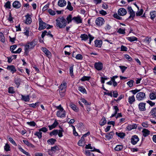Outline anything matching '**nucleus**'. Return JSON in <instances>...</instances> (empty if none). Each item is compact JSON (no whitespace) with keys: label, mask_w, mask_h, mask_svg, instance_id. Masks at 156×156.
Wrapping results in <instances>:
<instances>
[{"label":"nucleus","mask_w":156,"mask_h":156,"mask_svg":"<svg viewBox=\"0 0 156 156\" xmlns=\"http://www.w3.org/2000/svg\"><path fill=\"white\" fill-rule=\"evenodd\" d=\"M56 25L60 28H65L67 24V21L63 17H59L56 20Z\"/></svg>","instance_id":"obj_1"},{"label":"nucleus","mask_w":156,"mask_h":156,"mask_svg":"<svg viewBox=\"0 0 156 156\" xmlns=\"http://www.w3.org/2000/svg\"><path fill=\"white\" fill-rule=\"evenodd\" d=\"M127 13L126 10L123 8H120L118 11V14L115 13L113 15V17L117 19L121 20L122 17L120 16H123L125 15Z\"/></svg>","instance_id":"obj_2"},{"label":"nucleus","mask_w":156,"mask_h":156,"mask_svg":"<svg viewBox=\"0 0 156 156\" xmlns=\"http://www.w3.org/2000/svg\"><path fill=\"white\" fill-rule=\"evenodd\" d=\"M39 24L38 30H41L45 28H47V29H49L53 27L52 26L44 22L41 18L39 19Z\"/></svg>","instance_id":"obj_3"},{"label":"nucleus","mask_w":156,"mask_h":156,"mask_svg":"<svg viewBox=\"0 0 156 156\" xmlns=\"http://www.w3.org/2000/svg\"><path fill=\"white\" fill-rule=\"evenodd\" d=\"M36 44V42L34 40L31 42L27 43L24 46L25 53L27 54L29 50L33 49Z\"/></svg>","instance_id":"obj_4"},{"label":"nucleus","mask_w":156,"mask_h":156,"mask_svg":"<svg viewBox=\"0 0 156 156\" xmlns=\"http://www.w3.org/2000/svg\"><path fill=\"white\" fill-rule=\"evenodd\" d=\"M59 111L57 112L56 115L58 117L62 118L65 116L66 111L64 110L63 108L59 109Z\"/></svg>","instance_id":"obj_5"},{"label":"nucleus","mask_w":156,"mask_h":156,"mask_svg":"<svg viewBox=\"0 0 156 156\" xmlns=\"http://www.w3.org/2000/svg\"><path fill=\"white\" fill-rule=\"evenodd\" d=\"M136 98L138 101L142 100L146 98L145 94L143 92H139L136 94Z\"/></svg>","instance_id":"obj_6"},{"label":"nucleus","mask_w":156,"mask_h":156,"mask_svg":"<svg viewBox=\"0 0 156 156\" xmlns=\"http://www.w3.org/2000/svg\"><path fill=\"white\" fill-rule=\"evenodd\" d=\"M104 22V19L101 17H98L95 20L96 24L98 26H101L102 25Z\"/></svg>","instance_id":"obj_7"},{"label":"nucleus","mask_w":156,"mask_h":156,"mask_svg":"<svg viewBox=\"0 0 156 156\" xmlns=\"http://www.w3.org/2000/svg\"><path fill=\"white\" fill-rule=\"evenodd\" d=\"M139 138L137 136L134 135L131 138V143L133 145H135L139 141Z\"/></svg>","instance_id":"obj_8"},{"label":"nucleus","mask_w":156,"mask_h":156,"mask_svg":"<svg viewBox=\"0 0 156 156\" xmlns=\"http://www.w3.org/2000/svg\"><path fill=\"white\" fill-rule=\"evenodd\" d=\"M146 103L141 102L138 105L139 110L141 111H144L146 110Z\"/></svg>","instance_id":"obj_9"},{"label":"nucleus","mask_w":156,"mask_h":156,"mask_svg":"<svg viewBox=\"0 0 156 156\" xmlns=\"http://www.w3.org/2000/svg\"><path fill=\"white\" fill-rule=\"evenodd\" d=\"M49 36L51 37H53V35L51 34V32L50 31H49L48 32H47L46 30H44L42 32L41 37L42 38H43L45 35Z\"/></svg>","instance_id":"obj_10"},{"label":"nucleus","mask_w":156,"mask_h":156,"mask_svg":"<svg viewBox=\"0 0 156 156\" xmlns=\"http://www.w3.org/2000/svg\"><path fill=\"white\" fill-rule=\"evenodd\" d=\"M42 50L48 58L51 57V53L48 49L45 48H42Z\"/></svg>","instance_id":"obj_11"},{"label":"nucleus","mask_w":156,"mask_h":156,"mask_svg":"<svg viewBox=\"0 0 156 156\" xmlns=\"http://www.w3.org/2000/svg\"><path fill=\"white\" fill-rule=\"evenodd\" d=\"M114 135V133L113 131H112L108 133H106L105 137L107 139L109 140L113 138Z\"/></svg>","instance_id":"obj_12"},{"label":"nucleus","mask_w":156,"mask_h":156,"mask_svg":"<svg viewBox=\"0 0 156 156\" xmlns=\"http://www.w3.org/2000/svg\"><path fill=\"white\" fill-rule=\"evenodd\" d=\"M73 20L77 24L81 23L82 22V19L79 16L73 17Z\"/></svg>","instance_id":"obj_13"},{"label":"nucleus","mask_w":156,"mask_h":156,"mask_svg":"<svg viewBox=\"0 0 156 156\" xmlns=\"http://www.w3.org/2000/svg\"><path fill=\"white\" fill-rule=\"evenodd\" d=\"M94 43L95 46L96 47L100 48L102 45V41L101 40H96L94 41Z\"/></svg>","instance_id":"obj_14"},{"label":"nucleus","mask_w":156,"mask_h":156,"mask_svg":"<svg viewBox=\"0 0 156 156\" xmlns=\"http://www.w3.org/2000/svg\"><path fill=\"white\" fill-rule=\"evenodd\" d=\"M58 5L60 7L65 6L66 4V2L65 0H59L58 2Z\"/></svg>","instance_id":"obj_15"},{"label":"nucleus","mask_w":156,"mask_h":156,"mask_svg":"<svg viewBox=\"0 0 156 156\" xmlns=\"http://www.w3.org/2000/svg\"><path fill=\"white\" fill-rule=\"evenodd\" d=\"M142 132L143 133V135L144 137L147 136L150 133V131L148 129L145 128L143 129Z\"/></svg>","instance_id":"obj_16"},{"label":"nucleus","mask_w":156,"mask_h":156,"mask_svg":"<svg viewBox=\"0 0 156 156\" xmlns=\"http://www.w3.org/2000/svg\"><path fill=\"white\" fill-rule=\"evenodd\" d=\"M12 6L15 8L18 9L21 7V4L19 2L16 1L13 2Z\"/></svg>","instance_id":"obj_17"},{"label":"nucleus","mask_w":156,"mask_h":156,"mask_svg":"<svg viewBox=\"0 0 156 156\" xmlns=\"http://www.w3.org/2000/svg\"><path fill=\"white\" fill-rule=\"evenodd\" d=\"M81 41H86L89 38V34L87 35L86 34H81L80 36Z\"/></svg>","instance_id":"obj_18"},{"label":"nucleus","mask_w":156,"mask_h":156,"mask_svg":"<svg viewBox=\"0 0 156 156\" xmlns=\"http://www.w3.org/2000/svg\"><path fill=\"white\" fill-rule=\"evenodd\" d=\"M21 100L25 101L27 102L29 101L30 100V98H29V95H27V96L23 95L22 94H21Z\"/></svg>","instance_id":"obj_19"},{"label":"nucleus","mask_w":156,"mask_h":156,"mask_svg":"<svg viewBox=\"0 0 156 156\" xmlns=\"http://www.w3.org/2000/svg\"><path fill=\"white\" fill-rule=\"evenodd\" d=\"M66 83L65 82H63L59 86L60 90H66Z\"/></svg>","instance_id":"obj_20"},{"label":"nucleus","mask_w":156,"mask_h":156,"mask_svg":"<svg viewBox=\"0 0 156 156\" xmlns=\"http://www.w3.org/2000/svg\"><path fill=\"white\" fill-rule=\"evenodd\" d=\"M137 126L136 124H132L128 125L127 127V129L129 130H131L132 129H136Z\"/></svg>","instance_id":"obj_21"},{"label":"nucleus","mask_w":156,"mask_h":156,"mask_svg":"<svg viewBox=\"0 0 156 156\" xmlns=\"http://www.w3.org/2000/svg\"><path fill=\"white\" fill-rule=\"evenodd\" d=\"M26 18L25 23L27 24H29L32 22L31 19L29 15H27L25 16Z\"/></svg>","instance_id":"obj_22"},{"label":"nucleus","mask_w":156,"mask_h":156,"mask_svg":"<svg viewBox=\"0 0 156 156\" xmlns=\"http://www.w3.org/2000/svg\"><path fill=\"white\" fill-rule=\"evenodd\" d=\"M18 148L21 151L26 154L27 156H31L30 154L23 149L20 145H19L18 146Z\"/></svg>","instance_id":"obj_23"},{"label":"nucleus","mask_w":156,"mask_h":156,"mask_svg":"<svg viewBox=\"0 0 156 156\" xmlns=\"http://www.w3.org/2000/svg\"><path fill=\"white\" fill-rule=\"evenodd\" d=\"M78 144L81 146H84L85 144V141L84 138L83 137H81L80 140L78 142Z\"/></svg>","instance_id":"obj_24"},{"label":"nucleus","mask_w":156,"mask_h":156,"mask_svg":"<svg viewBox=\"0 0 156 156\" xmlns=\"http://www.w3.org/2000/svg\"><path fill=\"white\" fill-rule=\"evenodd\" d=\"M95 68H102L103 64L101 62H96L94 64Z\"/></svg>","instance_id":"obj_25"},{"label":"nucleus","mask_w":156,"mask_h":156,"mask_svg":"<svg viewBox=\"0 0 156 156\" xmlns=\"http://www.w3.org/2000/svg\"><path fill=\"white\" fill-rule=\"evenodd\" d=\"M14 82L16 85V87L18 88L20 85L21 82L20 79L18 78H16L14 79Z\"/></svg>","instance_id":"obj_26"},{"label":"nucleus","mask_w":156,"mask_h":156,"mask_svg":"<svg viewBox=\"0 0 156 156\" xmlns=\"http://www.w3.org/2000/svg\"><path fill=\"white\" fill-rule=\"evenodd\" d=\"M149 97L150 99L152 100L156 99V93L154 92H153L150 94Z\"/></svg>","instance_id":"obj_27"},{"label":"nucleus","mask_w":156,"mask_h":156,"mask_svg":"<svg viewBox=\"0 0 156 156\" xmlns=\"http://www.w3.org/2000/svg\"><path fill=\"white\" fill-rule=\"evenodd\" d=\"M23 142L25 144L29 147L32 148H34V147L33 144L30 143L27 140H23Z\"/></svg>","instance_id":"obj_28"},{"label":"nucleus","mask_w":156,"mask_h":156,"mask_svg":"<svg viewBox=\"0 0 156 156\" xmlns=\"http://www.w3.org/2000/svg\"><path fill=\"white\" fill-rule=\"evenodd\" d=\"M115 134L118 137L122 139L126 135L125 133L123 132L118 133L116 132Z\"/></svg>","instance_id":"obj_29"},{"label":"nucleus","mask_w":156,"mask_h":156,"mask_svg":"<svg viewBox=\"0 0 156 156\" xmlns=\"http://www.w3.org/2000/svg\"><path fill=\"white\" fill-rule=\"evenodd\" d=\"M106 121L105 118L103 117L99 122V124L101 126H103L106 124Z\"/></svg>","instance_id":"obj_30"},{"label":"nucleus","mask_w":156,"mask_h":156,"mask_svg":"<svg viewBox=\"0 0 156 156\" xmlns=\"http://www.w3.org/2000/svg\"><path fill=\"white\" fill-rule=\"evenodd\" d=\"M135 101V98L134 95L129 96L128 98V102L130 104H132Z\"/></svg>","instance_id":"obj_31"},{"label":"nucleus","mask_w":156,"mask_h":156,"mask_svg":"<svg viewBox=\"0 0 156 156\" xmlns=\"http://www.w3.org/2000/svg\"><path fill=\"white\" fill-rule=\"evenodd\" d=\"M127 39L130 42H132L137 40V38L134 36L128 37Z\"/></svg>","instance_id":"obj_32"},{"label":"nucleus","mask_w":156,"mask_h":156,"mask_svg":"<svg viewBox=\"0 0 156 156\" xmlns=\"http://www.w3.org/2000/svg\"><path fill=\"white\" fill-rule=\"evenodd\" d=\"M66 8L70 11H72L73 10V7L71 5V3L69 1H68L67 2Z\"/></svg>","instance_id":"obj_33"},{"label":"nucleus","mask_w":156,"mask_h":156,"mask_svg":"<svg viewBox=\"0 0 156 156\" xmlns=\"http://www.w3.org/2000/svg\"><path fill=\"white\" fill-rule=\"evenodd\" d=\"M56 141V139L53 138H51L47 140V142L49 144L53 145Z\"/></svg>","instance_id":"obj_34"},{"label":"nucleus","mask_w":156,"mask_h":156,"mask_svg":"<svg viewBox=\"0 0 156 156\" xmlns=\"http://www.w3.org/2000/svg\"><path fill=\"white\" fill-rule=\"evenodd\" d=\"M123 149L122 145H119L116 146L115 148V150L117 151H119L122 150Z\"/></svg>","instance_id":"obj_35"},{"label":"nucleus","mask_w":156,"mask_h":156,"mask_svg":"<svg viewBox=\"0 0 156 156\" xmlns=\"http://www.w3.org/2000/svg\"><path fill=\"white\" fill-rule=\"evenodd\" d=\"M73 16L71 14L69 15L66 18V20L67 21V22L68 23H70L71 22L72 20H73Z\"/></svg>","instance_id":"obj_36"},{"label":"nucleus","mask_w":156,"mask_h":156,"mask_svg":"<svg viewBox=\"0 0 156 156\" xmlns=\"http://www.w3.org/2000/svg\"><path fill=\"white\" fill-rule=\"evenodd\" d=\"M78 90L83 93H86L87 92L86 89L83 86L80 87H79Z\"/></svg>","instance_id":"obj_37"},{"label":"nucleus","mask_w":156,"mask_h":156,"mask_svg":"<svg viewBox=\"0 0 156 156\" xmlns=\"http://www.w3.org/2000/svg\"><path fill=\"white\" fill-rule=\"evenodd\" d=\"M129 14L130 15L129 16L128 19H131L132 20H133L134 17L135 16V12L134 11H133V12H131L129 13Z\"/></svg>","instance_id":"obj_38"},{"label":"nucleus","mask_w":156,"mask_h":156,"mask_svg":"<svg viewBox=\"0 0 156 156\" xmlns=\"http://www.w3.org/2000/svg\"><path fill=\"white\" fill-rule=\"evenodd\" d=\"M70 107L75 112H77L78 111V108L76 106L73 104H71L70 105Z\"/></svg>","instance_id":"obj_39"},{"label":"nucleus","mask_w":156,"mask_h":156,"mask_svg":"<svg viewBox=\"0 0 156 156\" xmlns=\"http://www.w3.org/2000/svg\"><path fill=\"white\" fill-rule=\"evenodd\" d=\"M90 76H84L80 80L82 81H88L90 79Z\"/></svg>","instance_id":"obj_40"},{"label":"nucleus","mask_w":156,"mask_h":156,"mask_svg":"<svg viewBox=\"0 0 156 156\" xmlns=\"http://www.w3.org/2000/svg\"><path fill=\"white\" fill-rule=\"evenodd\" d=\"M117 32L119 34H125L126 33L125 32V30L122 29L121 28H120L117 31Z\"/></svg>","instance_id":"obj_41"},{"label":"nucleus","mask_w":156,"mask_h":156,"mask_svg":"<svg viewBox=\"0 0 156 156\" xmlns=\"http://www.w3.org/2000/svg\"><path fill=\"white\" fill-rule=\"evenodd\" d=\"M42 133L39 131V132H36L34 135L37 136L39 139L41 138L42 137Z\"/></svg>","instance_id":"obj_42"},{"label":"nucleus","mask_w":156,"mask_h":156,"mask_svg":"<svg viewBox=\"0 0 156 156\" xmlns=\"http://www.w3.org/2000/svg\"><path fill=\"white\" fill-rule=\"evenodd\" d=\"M151 113L153 115L156 117V107L154 108L151 110Z\"/></svg>","instance_id":"obj_43"},{"label":"nucleus","mask_w":156,"mask_h":156,"mask_svg":"<svg viewBox=\"0 0 156 156\" xmlns=\"http://www.w3.org/2000/svg\"><path fill=\"white\" fill-rule=\"evenodd\" d=\"M155 13L156 12L155 11H153L150 12V15L151 16V19H153L155 18L156 16Z\"/></svg>","instance_id":"obj_44"},{"label":"nucleus","mask_w":156,"mask_h":156,"mask_svg":"<svg viewBox=\"0 0 156 156\" xmlns=\"http://www.w3.org/2000/svg\"><path fill=\"white\" fill-rule=\"evenodd\" d=\"M4 149L5 151H10V147L9 145L7 144H5V145L4 147Z\"/></svg>","instance_id":"obj_45"},{"label":"nucleus","mask_w":156,"mask_h":156,"mask_svg":"<svg viewBox=\"0 0 156 156\" xmlns=\"http://www.w3.org/2000/svg\"><path fill=\"white\" fill-rule=\"evenodd\" d=\"M81 102L84 103L85 105H90L91 103L88 102L84 98H82L81 99Z\"/></svg>","instance_id":"obj_46"},{"label":"nucleus","mask_w":156,"mask_h":156,"mask_svg":"<svg viewBox=\"0 0 156 156\" xmlns=\"http://www.w3.org/2000/svg\"><path fill=\"white\" fill-rule=\"evenodd\" d=\"M4 6L6 8L10 9L11 3L9 1H8L5 4Z\"/></svg>","instance_id":"obj_47"},{"label":"nucleus","mask_w":156,"mask_h":156,"mask_svg":"<svg viewBox=\"0 0 156 156\" xmlns=\"http://www.w3.org/2000/svg\"><path fill=\"white\" fill-rule=\"evenodd\" d=\"M27 124L30 126H35L36 125V123L34 121H31L30 122H27Z\"/></svg>","instance_id":"obj_48"},{"label":"nucleus","mask_w":156,"mask_h":156,"mask_svg":"<svg viewBox=\"0 0 156 156\" xmlns=\"http://www.w3.org/2000/svg\"><path fill=\"white\" fill-rule=\"evenodd\" d=\"M9 140L10 141V142L12 143L15 146H17V145L15 141L13 140V139L11 137H9L8 138Z\"/></svg>","instance_id":"obj_49"},{"label":"nucleus","mask_w":156,"mask_h":156,"mask_svg":"<svg viewBox=\"0 0 156 156\" xmlns=\"http://www.w3.org/2000/svg\"><path fill=\"white\" fill-rule=\"evenodd\" d=\"M15 91L13 89V87H9L8 89V92L10 94H13L15 93Z\"/></svg>","instance_id":"obj_50"},{"label":"nucleus","mask_w":156,"mask_h":156,"mask_svg":"<svg viewBox=\"0 0 156 156\" xmlns=\"http://www.w3.org/2000/svg\"><path fill=\"white\" fill-rule=\"evenodd\" d=\"M65 91L66 90H59V94L61 97H62L64 96L65 94Z\"/></svg>","instance_id":"obj_51"},{"label":"nucleus","mask_w":156,"mask_h":156,"mask_svg":"<svg viewBox=\"0 0 156 156\" xmlns=\"http://www.w3.org/2000/svg\"><path fill=\"white\" fill-rule=\"evenodd\" d=\"M142 126L145 128H147L149 126V124L148 123V122L147 121H145V122H142Z\"/></svg>","instance_id":"obj_52"},{"label":"nucleus","mask_w":156,"mask_h":156,"mask_svg":"<svg viewBox=\"0 0 156 156\" xmlns=\"http://www.w3.org/2000/svg\"><path fill=\"white\" fill-rule=\"evenodd\" d=\"M89 42L88 43L90 44H91V41L93 40L94 38V37L92 36L90 34H89Z\"/></svg>","instance_id":"obj_53"},{"label":"nucleus","mask_w":156,"mask_h":156,"mask_svg":"<svg viewBox=\"0 0 156 156\" xmlns=\"http://www.w3.org/2000/svg\"><path fill=\"white\" fill-rule=\"evenodd\" d=\"M58 133V130L57 129H54V130L51 133H50V135H57Z\"/></svg>","instance_id":"obj_54"},{"label":"nucleus","mask_w":156,"mask_h":156,"mask_svg":"<svg viewBox=\"0 0 156 156\" xmlns=\"http://www.w3.org/2000/svg\"><path fill=\"white\" fill-rule=\"evenodd\" d=\"M17 46L16 44L12 45L10 47V50L11 52L12 53L13 52H15L13 50L16 48Z\"/></svg>","instance_id":"obj_55"},{"label":"nucleus","mask_w":156,"mask_h":156,"mask_svg":"<svg viewBox=\"0 0 156 156\" xmlns=\"http://www.w3.org/2000/svg\"><path fill=\"white\" fill-rule=\"evenodd\" d=\"M63 131V130L62 129H61L58 130V134L59 137H61L63 136L62 132Z\"/></svg>","instance_id":"obj_56"},{"label":"nucleus","mask_w":156,"mask_h":156,"mask_svg":"<svg viewBox=\"0 0 156 156\" xmlns=\"http://www.w3.org/2000/svg\"><path fill=\"white\" fill-rule=\"evenodd\" d=\"M71 126H72L73 128V134L75 136H77L78 135V133L77 132H76V131L75 128L74 126L73 125H71Z\"/></svg>","instance_id":"obj_57"},{"label":"nucleus","mask_w":156,"mask_h":156,"mask_svg":"<svg viewBox=\"0 0 156 156\" xmlns=\"http://www.w3.org/2000/svg\"><path fill=\"white\" fill-rule=\"evenodd\" d=\"M133 80H131L127 83V84L130 87H132L133 85Z\"/></svg>","instance_id":"obj_58"},{"label":"nucleus","mask_w":156,"mask_h":156,"mask_svg":"<svg viewBox=\"0 0 156 156\" xmlns=\"http://www.w3.org/2000/svg\"><path fill=\"white\" fill-rule=\"evenodd\" d=\"M51 150L52 151H56L59 150V148L58 146H55L52 147H51Z\"/></svg>","instance_id":"obj_59"},{"label":"nucleus","mask_w":156,"mask_h":156,"mask_svg":"<svg viewBox=\"0 0 156 156\" xmlns=\"http://www.w3.org/2000/svg\"><path fill=\"white\" fill-rule=\"evenodd\" d=\"M143 11L142 9H141L140 11H137L136 13V16H140L143 13Z\"/></svg>","instance_id":"obj_60"},{"label":"nucleus","mask_w":156,"mask_h":156,"mask_svg":"<svg viewBox=\"0 0 156 156\" xmlns=\"http://www.w3.org/2000/svg\"><path fill=\"white\" fill-rule=\"evenodd\" d=\"M48 12L52 15H54L55 14V12L51 9H49L48 10Z\"/></svg>","instance_id":"obj_61"},{"label":"nucleus","mask_w":156,"mask_h":156,"mask_svg":"<svg viewBox=\"0 0 156 156\" xmlns=\"http://www.w3.org/2000/svg\"><path fill=\"white\" fill-rule=\"evenodd\" d=\"M121 50L122 51H126L127 50V48L126 46L122 45L121 47Z\"/></svg>","instance_id":"obj_62"},{"label":"nucleus","mask_w":156,"mask_h":156,"mask_svg":"<svg viewBox=\"0 0 156 156\" xmlns=\"http://www.w3.org/2000/svg\"><path fill=\"white\" fill-rule=\"evenodd\" d=\"M76 58L77 59H82L83 58V56L81 54H78L76 56Z\"/></svg>","instance_id":"obj_63"},{"label":"nucleus","mask_w":156,"mask_h":156,"mask_svg":"<svg viewBox=\"0 0 156 156\" xmlns=\"http://www.w3.org/2000/svg\"><path fill=\"white\" fill-rule=\"evenodd\" d=\"M48 131L47 129L45 127H43L39 129V131L40 132H46Z\"/></svg>","instance_id":"obj_64"}]
</instances>
